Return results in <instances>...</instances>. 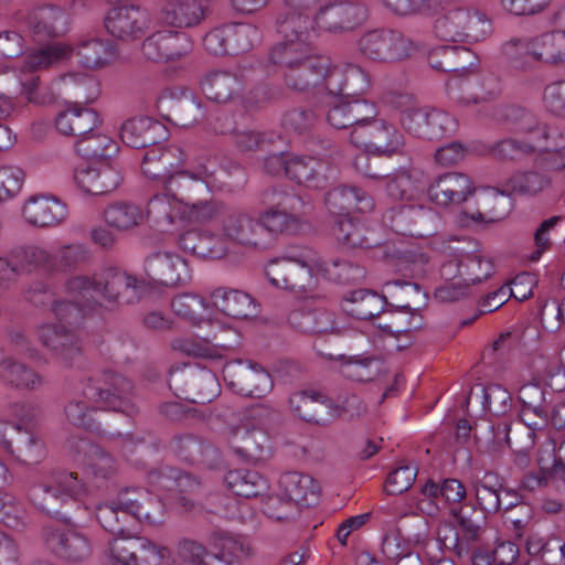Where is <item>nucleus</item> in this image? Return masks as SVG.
<instances>
[{
    "instance_id": "4",
    "label": "nucleus",
    "mask_w": 565,
    "mask_h": 565,
    "mask_svg": "<svg viewBox=\"0 0 565 565\" xmlns=\"http://www.w3.org/2000/svg\"><path fill=\"white\" fill-rule=\"evenodd\" d=\"M164 508L161 500L143 488H127L119 492L116 501L96 507V519L111 534L125 532L121 518L131 515L149 524L161 522Z\"/></svg>"
},
{
    "instance_id": "52",
    "label": "nucleus",
    "mask_w": 565,
    "mask_h": 565,
    "mask_svg": "<svg viewBox=\"0 0 565 565\" xmlns=\"http://www.w3.org/2000/svg\"><path fill=\"white\" fill-rule=\"evenodd\" d=\"M518 397L523 407L521 416L523 418L529 415H535L537 417V422L527 423V435L531 439L530 445L532 446L534 443V431L547 425V414L543 408L544 391L536 383H527L520 387Z\"/></svg>"
},
{
    "instance_id": "23",
    "label": "nucleus",
    "mask_w": 565,
    "mask_h": 565,
    "mask_svg": "<svg viewBox=\"0 0 565 565\" xmlns=\"http://www.w3.org/2000/svg\"><path fill=\"white\" fill-rule=\"evenodd\" d=\"M42 537L47 550L68 563L84 562L92 554L89 540L75 530L47 525L43 527Z\"/></svg>"
},
{
    "instance_id": "31",
    "label": "nucleus",
    "mask_w": 565,
    "mask_h": 565,
    "mask_svg": "<svg viewBox=\"0 0 565 565\" xmlns=\"http://www.w3.org/2000/svg\"><path fill=\"white\" fill-rule=\"evenodd\" d=\"M356 147L365 148L369 152L379 157L392 158L405 153V137L392 124L379 119L364 137V141Z\"/></svg>"
},
{
    "instance_id": "27",
    "label": "nucleus",
    "mask_w": 565,
    "mask_h": 565,
    "mask_svg": "<svg viewBox=\"0 0 565 565\" xmlns=\"http://www.w3.org/2000/svg\"><path fill=\"white\" fill-rule=\"evenodd\" d=\"M0 446L25 465L38 462L43 452L42 444L31 431L9 422H0Z\"/></svg>"
},
{
    "instance_id": "29",
    "label": "nucleus",
    "mask_w": 565,
    "mask_h": 565,
    "mask_svg": "<svg viewBox=\"0 0 565 565\" xmlns=\"http://www.w3.org/2000/svg\"><path fill=\"white\" fill-rule=\"evenodd\" d=\"M143 56L153 62L177 60L191 51V42L185 33L157 31L142 42Z\"/></svg>"
},
{
    "instance_id": "32",
    "label": "nucleus",
    "mask_w": 565,
    "mask_h": 565,
    "mask_svg": "<svg viewBox=\"0 0 565 565\" xmlns=\"http://www.w3.org/2000/svg\"><path fill=\"white\" fill-rule=\"evenodd\" d=\"M333 169L327 160L311 156L289 157L286 175L298 184L312 189L327 186Z\"/></svg>"
},
{
    "instance_id": "56",
    "label": "nucleus",
    "mask_w": 565,
    "mask_h": 565,
    "mask_svg": "<svg viewBox=\"0 0 565 565\" xmlns=\"http://www.w3.org/2000/svg\"><path fill=\"white\" fill-rule=\"evenodd\" d=\"M224 481L235 495L246 499L263 495L268 489L267 479L255 470H231L225 475Z\"/></svg>"
},
{
    "instance_id": "60",
    "label": "nucleus",
    "mask_w": 565,
    "mask_h": 565,
    "mask_svg": "<svg viewBox=\"0 0 565 565\" xmlns=\"http://www.w3.org/2000/svg\"><path fill=\"white\" fill-rule=\"evenodd\" d=\"M75 149L87 159H106L117 153L118 145L109 136L93 130L76 140Z\"/></svg>"
},
{
    "instance_id": "11",
    "label": "nucleus",
    "mask_w": 565,
    "mask_h": 565,
    "mask_svg": "<svg viewBox=\"0 0 565 565\" xmlns=\"http://www.w3.org/2000/svg\"><path fill=\"white\" fill-rule=\"evenodd\" d=\"M168 383L178 397L202 405L217 397L221 390L216 375L205 367L171 370Z\"/></svg>"
},
{
    "instance_id": "22",
    "label": "nucleus",
    "mask_w": 565,
    "mask_h": 565,
    "mask_svg": "<svg viewBox=\"0 0 565 565\" xmlns=\"http://www.w3.org/2000/svg\"><path fill=\"white\" fill-rule=\"evenodd\" d=\"M456 523L457 532L450 547L458 557L469 555L477 544H480L483 529L484 514L473 504L465 503L460 508L452 509L449 512ZM444 544L449 547L444 540Z\"/></svg>"
},
{
    "instance_id": "50",
    "label": "nucleus",
    "mask_w": 565,
    "mask_h": 565,
    "mask_svg": "<svg viewBox=\"0 0 565 565\" xmlns=\"http://www.w3.org/2000/svg\"><path fill=\"white\" fill-rule=\"evenodd\" d=\"M0 381L20 390H38L44 384L43 376L25 363L13 358L0 360Z\"/></svg>"
},
{
    "instance_id": "3",
    "label": "nucleus",
    "mask_w": 565,
    "mask_h": 565,
    "mask_svg": "<svg viewBox=\"0 0 565 565\" xmlns=\"http://www.w3.org/2000/svg\"><path fill=\"white\" fill-rule=\"evenodd\" d=\"M142 284L134 276L108 268L93 277L74 276L66 280L65 291L81 297L90 309L105 306L115 309L134 303L140 297Z\"/></svg>"
},
{
    "instance_id": "38",
    "label": "nucleus",
    "mask_w": 565,
    "mask_h": 565,
    "mask_svg": "<svg viewBox=\"0 0 565 565\" xmlns=\"http://www.w3.org/2000/svg\"><path fill=\"white\" fill-rule=\"evenodd\" d=\"M206 14L207 7L202 0H168L160 10L159 20L170 28L190 29L200 25Z\"/></svg>"
},
{
    "instance_id": "16",
    "label": "nucleus",
    "mask_w": 565,
    "mask_h": 565,
    "mask_svg": "<svg viewBox=\"0 0 565 565\" xmlns=\"http://www.w3.org/2000/svg\"><path fill=\"white\" fill-rule=\"evenodd\" d=\"M170 556L168 547L145 536L115 539L109 544L110 565H161Z\"/></svg>"
},
{
    "instance_id": "8",
    "label": "nucleus",
    "mask_w": 565,
    "mask_h": 565,
    "mask_svg": "<svg viewBox=\"0 0 565 565\" xmlns=\"http://www.w3.org/2000/svg\"><path fill=\"white\" fill-rule=\"evenodd\" d=\"M359 53L377 63H396L412 57L420 44L401 31L374 29L364 32L356 42Z\"/></svg>"
},
{
    "instance_id": "62",
    "label": "nucleus",
    "mask_w": 565,
    "mask_h": 565,
    "mask_svg": "<svg viewBox=\"0 0 565 565\" xmlns=\"http://www.w3.org/2000/svg\"><path fill=\"white\" fill-rule=\"evenodd\" d=\"M463 281L470 286L488 279L494 271L492 260L480 250L459 254Z\"/></svg>"
},
{
    "instance_id": "54",
    "label": "nucleus",
    "mask_w": 565,
    "mask_h": 565,
    "mask_svg": "<svg viewBox=\"0 0 565 565\" xmlns=\"http://www.w3.org/2000/svg\"><path fill=\"white\" fill-rule=\"evenodd\" d=\"M279 487L287 501L286 504H310V498H317L319 487L305 473L289 471L280 476Z\"/></svg>"
},
{
    "instance_id": "9",
    "label": "nucleus",
    "mask_w": 565,
    "mask_h": 565,
    "mask_svg": "<svg viewBox=\"0 0 565 565\" xmlns=\"http://www.w3.org/2000/svg\"><path fill=\"white\" fill-rule=\"evenodd\" d=\"M318 262L310 253L284 255L268 262L265 268L269 282L281 289L290 291H305L315 285L312 274Z\"/></svg>"
},
{
    "instance_id": "36",
    "label": "nucleus",
    "mask_w": 565,
    "mask_h": 565,
    "mask_svg": "<svg viewBox=\"0 0 565 565\" xmlns=\"http://www.w3.org/2000/svg\"><path fill=\"white\" fill-rule=\"evenodd\" d=\"M369 177L381 179L386 194L395 201L415 200L426 188L423 173L405 167H401L385 177L379 174H369Z\"/></svg>"
},
{
    "instance_id": "26",
    "label": "nucleus",
    "mask_w": 565,
    "mask_h": 565,
    "mask_svg": "<svg viewBox=\"0 0 565 565\" xmlns=\"http://www.w3.org/2000/svg\"><path fill=\"white\" fill-rule=\"evenodd\" d=\"M193 188L180 191L163 190L162 193L152 195L147 203L146 218L163 231L175 224L177 221L184 220L185 204H188V198L189 194H192Z\"/></svg>"
},
{
    "instance_id": "61",
    "label": "nucleus",
    "mask_w": 565,
    "mask_h": 565,
    "mask_svg": "<svg viewBox=\"0 0 565 565\" xmlns=\"http://www.w3.org/2000/svg\"><path fill=\"white\" fill-rule=\"evenodd\" d=\"M15 276L31 274L38 269L49 273V252L36 246L20 247L10 254Z\"/></svg>"
},
{
    "instance_id": "44",
    "label": "nucleus",
    "mask_w": 565,
    "mask_h": 565,
    "mask_svg": "<svg viewBox=\"0 0 565 565\" xmlns=\"http://www.w3.org/2000/svg\"><path fill=\"white\" fill-rule=\"evenodd\" d=\"M387 300L371 289H356L347 294L341 302L343 311L359 320H372L384 312Z\"/></svg>"
},
{
    "instance_id": "15",
    "label": "nucleus",
    "mask_w": 565,
    "mask_h": 565,
    "mask_svg": "<svg viewBox=\"0 0 565 565\" xmlns=\"http://www.w3.org/2000/svg\"><path fill=\"white\" fill-rule=\"evenodd\" d=\"M223 377L231 391L236 394L262 398L274 387L270 374L252 361H231L223 367Z\"/></svg>"
},
{
    "instance_id": "46",
    "label": "nucleus",
    "mask_w": 565,
    "mask_h": 565,
    "mask_svg": "<svg viewBox=\"0 0 565 565\" xmlns=\"http://www.w3.org/2000/svg\"><path fill=\"white\" fill-rule=\"evenodd\" d=\"M68 17L57 7L38 8L29 17V26L38 41L55 38L67 30Z\"/></svg>"
},
{
    "instance_id": "14",
    "label": "nucleus",
    "mask_w": 565,
    "mask_h": 565,
    "mask_svg": "<svg viewBox=\"0 0 565 565\" xmlns=\"http://www.w3.org/2000/svg\"><path fill=\"white\" fill-rule=\"evenodd\" d=\"M221 234L225 239L246 248L265 249L269 246L260 217L246 210L230 207L221 220Z\"/></svg>"
},
{
    "instance_id": "57",
    "label": "nucleus",
    "mask_w": 565,
    "mask_h": 565,
    "mask_svg": "<svg viewBox=\"0 0 565 565\" xmlns=\"http://www.w3.org/2000/svg\"><path fill=\"white\" fill-rule=\"evenodd\" d=\"M478 202L482 210L471 215L475 221H500L509 214L513 205L511 194L505 192V186L502 190H486L479 195Z\"/></svg>"
},
{
    "instance_id": "42",
    "label": "nucleus",
    "mask_w": 565,
    "mask_h": 565,
    "mask_svg": "<svg viewBox=\"0 0 565 565\" xmlns=\"http://www.w3.org/2000/svg\"><path fill=\"white\" fill-rule=\"evenodd\" d=\"M167 128L163 124L149 117L132 118L124 122L120 138L131 148H148L156 146L167 138Z\"/></svg>"
},
{
    "instance_id": "49",
    "label": "nucleus",
    "mask_w": 565,
    "mask_h": 565,
    "mask_svg": "<svg viewBox=\"0 0 565 565\" xmlns=\"http://www.w3.org/2000/svg\"><path fill=\"white\" fill-rule=\"evenodd\" d=\"M172 447L180 459L193 465L211 467L220 459L218 450L215 447L192 435L177 436Z\"/></svg>"
},
{
    "instance_id": "58",
    "label": "nucleus",
    "mask_w": 565,
    "mask_h": 565,
    "mask_svg": "<svg viewBox=\"0 0 565 565\" xmlns=\"http://www.w3.org/2000/svg\"><path fill=\"white\" fill-rule=\"evenodd\" d=\"M146 220L143 209L132 202L119 201L104 211V221L108 226L126 232L139 226Z\"/></svg>"
},
{
    "instance_id": "41",
    "label": "nucleus",
    "mask_w": 565,
    "mask_h": 565,
    "mask_svg": "<svg viewBox=\"0 0 565 565\" xmlns=\"http://www.w3.org/2000/svg\"><path fill=\"white\" fill-rule=\"evenodd\" d=\"M99 124V115L89 107L81 106L79 103H67L65 109L55 118V128L60 134L77 139L96 130Z\"/></svg>"
},
{
    "instance_id": "10",
    "label": "nucleus",
    "mask_w": 565,
    "mask_h": 565,
    "mask_svg": "<svg viewBox=\"0 0 565 565\" xmlns=\"http://www.w3.org/2000/svg\"><path fill=\"white\" fill-rule=\"evenodd\" d=\"M263 202L270 205L259 215L266 228V239L270 242L271 234L292 233L298 228V213L303 206L300 196L271 189L263 194Z\"/></svg>"
},
{
    "instance_id": "19",
    "label": "nucleus",
    "mask_w": 565,
    "mask_h": 565,
    "mask_svg": "<svg viewBox=\"0 0 565 565\" xmlns=\"http://www.w3.org/2000/svg\"><path fill=\"white\" fill-rule=\"evenodd\" d=\"M66 294L70 296L67 291ZM26 297L35 306L51 305V311L56 319L55 323L65 324L74 330L83 323L86 310H92L81 297L71 295L73 301L55 300L52 290L42 282L30 287Z\"/></svg>"
},
{
    "instance_id": "40",
    "label": "nucleus",
    "mask_w": 565,
    "mask_h": 565,
    "mask_svg": "<svg viewBox=\"0 0 565 565\" xmlns=\"http://www.w3.org/2000/svg\"><path fill=\"white\" fill-rule=\"evenodd\" d=\"M22 214L32 226L51 227L60 225L66 220L67 207L55 198L34 195L25 201Z\"/></svg>"
},
{
    "instance_id": "12",
    "label": "nucleus",
    "mask_w": 565,
    "mask_h": 565,
    "mask_svg": "<svg viewBox=\"0 0 565 565\" xmlns=\"http://www.w3.org/2000/svg\"><path fill=\"white\" fill-rule=\"evenodd\" d=\"M507 130L520 136L530 154L548 150L555 143L556 131L540 120L533 113L518 106L504 110Z\"/></svg>"
},
{
    "instance_id": "7",
    "label": "nucleus",
    "mask_w": 565,
    "mask_h": 565,
    "mask_svg": "<svg viewBox=\"0 0 565 565\" xmlns=\"http://www.w3.org/2000/svg\"><path fill=\"white\" fill-rule=\"evenodd\" d=\"M85 492L86 486L76 473L60 471L31 483L28 497L39 511L68 523L72 520L63 508L79 500Z\"/></svg>"
},
{
    "instance_id": "33",
    "label": "nucleus",
    "mask_w": 565,
    "mask_h": 565,
    "mask_svg": "<svg viewBox=\"0 0 565 565\" xmlns=\"http://www.w3.org/2000/svg\"><path fill=\"white\" fill-rule=\"evenodd\" d=\"M369 88L370 77L359 65L329 66L326 88L329 94L341 95L344 98H355L365 94Z\"/></svg>"
},
{
    "instance_id": "37",
    "label": "nucleus",
    "mask_w": 565,
    "mask_h": 565,
    "mask_svg": "<svg viewBox=\"0 0 565 565\" xmlns=\"http://www.w3.org/2000/svg\"><path fill=\"white\" fill-rule=\"evenodd\" d=\"M201 87L210 100L227 104L241 100L244 83L242 77L235 72L215 70L203 77Z\"/></svg>"
},
{
    "instance_id": "59",
    "label": "nucleus",
    "mask_w": 565,
    "mask_h": 565,
    "mask_svg": "<svg viewBox=\"0 0 565 565\" xmlns=\"http://www.w3.org/2000/svg\"><path fill=\"white\" fill-rule=\"evenodd\" d=\"M74 49L64 43H54L30 52L23 60V72H38L67 60Z\"/></svg>"
},
{
    "instance_id": "43",
    "label": "nucleus",
    "mask_w": 565,
    "mask_h": 565,
    "mask_svg": "<svg viewBox=\"0 0 565 565\" xmlns=\"http://www.w3.org/2000/svg\"><path fill=\"white\" fill-rule=\"evenodd\" d=\"M478 57L466 46L440 45L428 54L429 65L437 71L448 72L452 75L467 73L477 64Z\"/></svg>"
},
{
    "instance_id": "6",
    "label": "nucleus",
    "mask_w": 565,
    "mask_h": 565,
    "mask_svg": "<svg viewBox=\"0 0 565 565\" xmlns=\"http://www.w3.org/2000/svg\"><path fill=\"white\" fill-rule=\"evenodd\" d=\"M492 31V20L472 6L443 8L433 23L434 35L446 42L478 43L488 39Z\"/></svg>"
},
{
    "instance_id": "51",
    "label": "nucleus",
    "mask_w": 565,
    "mask_h": 565,
    "mask_svg": "<svg viewBox=\"0 0 565 565\" xmlns=\"http://www.w3.org/2000/svg\"><path fill=\"white\" fill-rule=\"evenodd\" d=\"M79 63L87 68L104 67L116 57V47L110 40L95 36L82 39L76 49Z\"/></svg>"
},
{
    "instance_id": "63",
    "label": "nucleus",
    "mask_w": 565,
    "mask_h": 565,
    "mask_svg": "<svg viewBox=\"0 0 565 565\" xmlns=\"http://www.w3.org/2000/svg\"><path fill=\"white\" fill-rule=\"evenodd\" d=\"M501 486L497 475L487 472L482 478L475 481L473 489L476 499L482 513H495L502 504L503 499L500 495Z\"/></svg>"
},
{
    "instance_id": "64",
    "label": "nucleus",
    "mask_w": 565,
    "mask_h": 565,
    "mask_svg": "<svg viewBox=\"0 0 565 565\" xmlns=\"http://www.w3.org/2000/svg\"><path fill=\"white\" fill-rule=\"evenodd\" d=\"M369 231L363 224L354 222L351 217L339 218L333 227L338 241L352 248H371L377 242L370 239Z\"/></svg>"
},
{
    "instance_id": "55",
    "label": "nucleus",
    "mask_w": 565,
    "mask_h": 565,
    "mask_svg": "<svg viewBox=\"0 0 565 565\" xmlns=\"http://www.w3.org/2000/svg\"><path fill=\"white\" fill-rule=\"evenodd\" d=\"M350 100V116H351V131L350 142L355 147L364 141V137L380 118L377 108L374 103L364 98H349Z\"/></svg>"
},
{
    "instance_id": "47",
    "label": "nucleus",
    "mask_w": 565,
    "mask_h": 565,
    "mask_svg": "<svg viewBox=\"0 0 565 565\" xmlns=\"http://www.w3.org/2000/svg\"><path fill=\"white\" fill-rule=\"evenodd\" d=\"M178 245L182 250L201 258L218 259L227 253L226 245L220 237L196 230L182 233Z\"/></svg>"
},
{
    "instance_id": "53",
    "label": "nucleus",
    "mask_w": 565,
    "mask_h": 565,
    "mask_svg": "<svg viewBox=\"0 0 565 565\" xmlns=\"http://www.w3.org/2000/svg\"><path fill=\"white\" fill-rule=\"evenodd\" d=\"M288 404L291 412L302 420L317 425H326L328 422L322 415L329 405L320 393L296 392L290 395Z\"/></svg>"
},
{
    "instance_id": "5",
    "label": "nucleus",
    "mask_w": 565,
    "mask_h": 565,
    "mask_svg": "<svg viewBox=\"0 0 565 565\" xmlns=\"http://www.w3.org/2000/svg\"><path fill=\"white\" fill-rule=\"evenodd\" d=\"M308 49L271 50L270 61L280 68L284 84L296 92H305L323 85L327 88V77L330 61Z\"/></svg>"
},
{
    "instance_id": "35",
    "label": "nucleus",
    "mask_w": 565,
    "mask_h": 565,
    "mask_svg": "<svg viewBox=\"0 0 565 565\" xmlns=\"http://www.w3.org/2000/svg\"><path fill=\"white\" fill-rule=\"evenodd\" d=\"M324 203L330 213L349 217L351 212L369 213L374 209L373 198L355 185H339L326 194Z\"/></svg>"
},
{
    "instance_id": "2",
    "label": "nucleus",
    "mask_w": 565,
    "mask_h": 565,
    "mask_svg": "<svg viewBox=\"0 0 565 565\" xmlns=\"http://www.w3.org/2000/svg\"><path fill=\"white\" fill-rule=\"evenodd\" d=\"M185 156L177 146L152 147L142 158L143 174L166 191L191 190V186L209 188L213 172L204 162L184 168Z\"/></svg>"
},
{
    "instance_id": "25",
    "label": "nucleus",
    "mask_w": 565,
    "mask_h": 565,
    "mask_svg": "<svg viewBox=\"0 0 565 565\" xmlns=\"http://www.w3.org/2000/svg\"><path fill=\"white\" fill-rule=\"evenodd\" d=\"M148 480L151 486L158 489L174 492L175 500L185 511H191L194 508V501L201 489V483L192 475L178 468L164 467L151 471Z\"/></svg>"
},
{
    "instance_id": "13",
    "label": "nucleus",
    "mask_w": 565,
    "mask_h": 565,
    "mask_svg": "<svg viewBox=\"0 0 565 565\" xmlns=\"http://www.w3.org/2000/svg\"><path fill=\"white\" fill-rule=\"evenodd\" d=\"M217 553H209L192 540L179 543V554L194 565H239V559L249 555V547L236 537L225 533L215 539Z\"/></svg>"
},
{
    "instance_id": "17",
    "label": "nucleus",
    "mask_w": 565,
    "mask_h": 565,
    "mask_svg": "<svg viewBox=\"0 0 565 565\" xmlns=\"http://www.w3.org/2000/svg\"><path fill=\"white\" fill-rule=\"evenodd\" d=\"M466 487L461 481L455 478L445 479L440 484L433 480H427L420 489V494L416 498L415 504L418 511L435 516L443 509L460 508L465 504Z\"/></svg>"
},
{
    "instance_id": "20",
    "label": "nucleus",
    "mask_w": 565,
    "mask_h": 565,
    "mask_svg": "<svg viewBox=\"0 0 565 565\" xmlns=\"http://www.w3.org/2000/svg\"><path fill=\"white\" fill-rule=\"evenodd\" d=\"M150 25V14L134 4L111 8L105 17L107 32L124 42L141 39L149 31Z\"/></svg>"
},
{
    "instance_id": "18",
    "label": "nucleus",
    "mask_w": 565,
    "mask_h": 565,
    "mask_svg": "<svg viewBox=\"0 0 565 565\" xmlns=\"http://www.w3.org/2000/svg\"><path fill=\"white\" fill-rule=\"evenodd\" d=\"M276 31L281 41L271 50L308 49L317 36L315 15L284 9L276 18Z\"/></svg>"
},
{
    "instance_id": "21",
    "label": "nucleus",
    "mask_w": 565,
    "mask_h": 565,
    "mask_svg": "<svg viewBox=\"0 0 565 565\" xmlns=\"http://www.w3.org/2000/svg\"><path fill=\"white\" fill-rule=\"evenodd\" d=\"M369 15L365 4L359 2H330L320 6L315 13L317 32L339 33L352 30L363 23Z\"/></svg>"
},
{
    "instance_id": "1",
    "label": "nucleus",
    "mask_w": 565,
    "mask_h": 565,
    "mask_svg": "<svg viewBox=\"0 0 565 565\" xmlns=\"http://www.w3.org/2000/svg\"><path fill=\"white\" fill-rule=\"evenodd\" d=\"M132 388L131 381L117 373L104 372L97 376L88 377L83 383L81 395L65 405L66 420L76 427L97 430L98 424L94 415L98 411L125 414L134 412Z\"/></svg>"
},
{
    "instance_id": "28",
    "label": "nucleus",
    "mask_w": 565,
    "mask_h": 565,
    "mask_svg": "<svg viewBox=\"0 0 565 565\" xmlns=\"http://www.w3.org/2000/svg\"><path fill=\"white\" fill-rule=\"evenodd\" d=\"M473 192L470 178L459 172L440 174L427 188L428 199L443 207L459 205Z\"/></svg>"
},
{
    "instance_id": "30",
    "label": "nucleus",
    "mask_w": 565,
    "mask_h": 565,
    "mask_svg": "<svg viewBox=\"0 0 565 565\" xmlns=\"http://www.w3.org/2000/svg\"><path fill=\"white\" fill-rule=\"evenodd\" d=\"M145 269L152 280L164 286H178L191 279L185 259L168 252H158L147 257Z\"/></svg>"
},
{
    "instance_id": "24",
    "label": "nucleus",
    "mask_w": 565,
    "mask_h": 565,
    "mask_svg": "<svg viewBox=\"0 0 565 565\" xmlns=\"http://www.w3.org/2000/svg\"><path fill=\"white\" fill-rule=\"evenodd\" d=\"M67 448L74 460L81 461L86 472L95 480H107L117 472L115 458L83 437L67 439Z\"/></svg>"
},
{
    "instance_id": "48",
    "label": "nucleus",
    "mask_w": 565,
    "mask_h": 565,
    "mask_svg": "<svg viewBox=\"0 0 565 565\" xmlns=\"http://www.w3.org/2000/svg\"><path fill=\"white\" fill-rule=\"evenodd\" d=\"M531 58L553 66H565V31L532 36Z\"/></svg>"
},
{
    "instance_id": "34",
    "label": "nucleus",
    "mask_w": 565,
    "mask_h": 565,
    "mask_svg": "<svg viewBox=\"0 0 565 565\" xmlns=\"http://www.w3.org/2000/svg\"><path fill=\"white\" fill-rule=\"evenodd\" d=\"M40 343L52 354L71 363L79 353V338L76 330L54 322L38 328Z\"/></svg>"
},
{
    "instance_id": "45",
    "label": "nucleus",
    "mask_w": 565,
    "mask_h": 565,
    "mask_svg": "<svg viewBox=\"0 0 565 565\" xmlns=\"http://www.w3.org/2000/svg\"><path fill=\"white\" fill-rule=\"evenodd\" d=\"M211 300L217 310L234 319H248L257 313L253 298L241 290L220 287L211 292Z\"/></svg>"
},
{
    "instance_id": "39",
    "label": "nucleus",
    "mask_w": 565,
    "mask_h": 565,
    "mask_svg": "<svg viewBox=\"0 0 565 565\" xmlns=\"http://www.w3.org/2000/svg\"><path fill=\"white\" fill-rule=\"evenodd\" d=\"M74 180L86 193L92 195L107 194L118 188L122 180L119 169L109 163L75 170Z\"/></svg>"
}]
</instances>
